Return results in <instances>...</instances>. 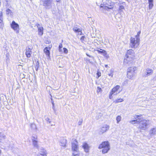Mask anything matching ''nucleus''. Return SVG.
I'll list each match as a JSON object with an SVG mask.
<instances>
[{"mask_svg": "<svg viewBox=\"0 0 156 156\" xmlns=\"http://www.w3.org/2000/svg\"><path fill=\"white\" fill-rule=\"evenodd\" d=\"M98 148L102 149V152L103 154L107 153L110 149L109 143L108 141L103 142L99 145Z\"/></svg>", "mask_w": 156, "mask_h": 156, "instance_id": "obj_1", "label": "nucleus"}, {"mask_svg": "<svg viewBox=\"0 0 156 156\" xmlns=\"http://www.w3.org/2000/svg\"><path fill=\"white\" fill-rule=\"evenodd\" d=\"M136 67H129L127 70V76L129 79L133 80L134 77L136 73Z\"/></svg>", "mask_w": 156, "mask_h": 156, "instance_id": "obj_2", "label": "nucleus"}, {"mask_svg": "<svg viewBox=\"0 0 156 156\" xmlns=\"http://www.w3.org/2000/svg\"><path fill=\"white\" fill-rule=\"evenodd\" d=\"M140 119V120L139 123V126L138 129L140 130V132H141L142 130H145L147 129L149 121L143 119Z\"/></svg>", "mask_w": 156, "mask_h": 156, "instance_id": "obj_3", "label": "nucleus"}, {"mask_svg": "<svg viewBox=\"0 0 156 156\" xmlns=\"http://www.w3.org/2000/svg\"><path fill=\"white\" fill-rule=\"evenodd\" d=\"M140 39L136 37H131L130 46L132 48H136L139 44Z\"/></svg>", "mask_w": 156, "mask_h": 156, "instance_id": "obj_4", "label": "nucleus"}, {"mask_svg": "<svg viewBox=\"0 0 156 156\" xmlns=\"http://www.w3.org/2000/svg\"><path fill=\"white\" fill-rule=\"evenodd\" d=\"M114 5V3L111 1H107L105 4H101L100 7L107 10L108 9H112Z\"/></svg>", "mask_w": 156, "mask_h": 156, "instance_id": "obj_5", "label": "nucleus"}, {"mask_svg": "<svg viewBox=\"0 0 156 156\" xmlns=\"http://www.w3.org/2000/svg\"><path fill=\"white\" fill-rule=\"evenodd\" d=\"M120 87L119 85H116L115 87H113L110 92L109 95V98L110 99H112V95H116L118 93H119L121 91H119L118 93H117V91L119 89Z\"/></svg>", "mask_w": 156, "mask_h": 156, "instance_id": "obj_6", "label": "nucleus"}, {"mask_svg": "<svg viewBox=\"0 0 156 156\" xmlns=\"http://www.w3.org/2000/svg\"><path fill=\"white\" fill-rule=\"evenodd\" d=\"M153 73V71L152 69L147 68L144 70L142 76L144 77H147L152 74Z\"/></svg>", "mask_w": 156, "mask_h": 156, "instance_id": "obj_7", "label": "nucleus"}, {"mask_svg": "<svg viewBox=\"0 0 156 156\" xmlns=\"http://www.w3.org/2000/svg\"><path fill=\"white\" fill-rule=\"evenodd\" d=\"M72 149L73 152H79L78 142L76 140H75L72 143Z\"/></svg>", "mask_w": 156, "mask_h": 156, "instance_id": "obj_8", "label": "nucleus"}, {"mask_svg": "<svg viewBox=\"0 0 156 156\" xmlns=\"http://www.w3.org/2000/svg\"><path fill=\"white\" fill-rule=\"evenodd\" d=\"M11 28L14 30L16 32L18 33L19 31V25L16 23L14 21H12L11 24Z\"/></svg>", "mask_w": 156, "mask_h": 156, "instance_id": "obj_9", "label": "nucleus"}, {"mask_svg": "<svg viewBox=\"0 0 156 156\" xmlns=\"http://www.w3.org/2000/svg\"><path fill=\"white\" fill-rule=\"evenodd\" d=\"M134 57L125 56L124 62L125 64H130L133 62Z\"/></svg>", "mask_w": 156, "mask_h": 156, "instance_id": "obj_10", "label": "nucleus"}, {"mask_svg": "<svg viewBox=\"0 0 156 156\" xmlns=\"http://www.w3.org/2000/svg\"><path fill=\"white\" fill-rule=\"evenodd\" d=\"M109 128V125L107 124L103 125L100 129V133L101 134H102L108 130Z\"/></svg>", "mask_w": 156, "mask_h": 156, "instance_id": "obj_11", "label": "nucleus"}, {"mask_svg": "<svg viewBox=\"0 0 156 156\" xmlns=\"http://www.w3.org/2000/svg\"><path fill=\"white\" fill-rule=\"evenodd\" d=\"M82 147L85 152L88 153L89 152L90 147L86 142H84L83 143Z\"/></svg>", "mask_w": 156, "mask_h": 156, "instance_id": "obj_12", "label": "nucleus"}, {"mask_svg": "<svg viewBox=\"0 0 156 156\" xmlns=\"http://www.w3.org/2000/svg\"><path fill=\"white\" fill-rule=\"evenodd\" d=\"M39 151V152L37 154V156H47L46 151L44 149L42 148Z\"/></svg>", "mask_w": 156, "mask_h": 156, "instance_id": "obj_13", "label": "nucleus"}, {"mask_svg": "<svg viewBox=\"0 0 156 156\" xmlns=\"http://www.w3.org/2000/svg\"><path fill=\"white\" fill-rule=\"evenodd\" d=\"M25 54L27 58H30L32 54L31 49L29 47L27 48L26 49Z\"/></svg>", "mask_w": 156, "mask_h": 156, "instance_id": "obj_14", "label": "nucleus"}, {"mask_svg": "<svg viewBox=\"0 0 156 156\" xmlns=\"http://www.w3.org/2000/svg\"><path fill=\"white\" fill-rule=\"evenodd\" d=\"M134 51L132 49H129L127 51L126 55L134 57Z\"/></svg>", "mask_w": 156, "mask_h": 156, "instance_id": "obj_15", "label": "nucleus"}, {"mask_svg": "<svg viewBox=\"0 0 156 156\" xmlns=\"http://www.w3.org/2000/svg\"><path fill=\"white\" fill-rule=\"evenodd\" d=\"M37 27L38 29L39 35L41 36L43 34V27H41V25L39 24H37Z\"/></svg>", "mask_w": 156, "mask_h": 156, "instance_id": "obj_16", "label": "nucleus"}, {"mask_svg": "<svg viewBox=\"0 0 156 156\" xmlns=\"http://www.w3.org/2000/svg\"><path fill=\"white\" fill-rule=\"evenodd\" d=\"M67 143V140L66 139L62 138L61 139L60 141V145L63 147H65Z\"/></svg>", "mask_w": 156, "mask_h": 156, "instance_id": "obj_17", "label": "nucleus"}, {"mask_svg": "<svg viewBox=\"0 0 156 156\" xmlns=\"http://www.w3.org/2000/svg\"><path fill=\"white\" fill-rule=\"evenodd\" d=\"M3 16L2 12H0V28H2L3 27Z\"/></svg>", "mask_w": 156, "mask_h": 156, "instance_id": "obj_18", "label": "nucleus"}, {"mask_svg": "<svg viewBox=\"0 0 156 156\" xmlns=\"http://www.w3.org/2000/svg\"><path fill=\"white\" fill-rule=\"evenodd\" d=\"M50 48L48 47H46L44 50V52L45 53L46 55L49 56L50 55V51L49 50Z\"/></svg>", "mask_w": 156, "mask_h": 156, "instance_id": "obj_19", "label": "nucleus"}, {"mask_svg": "<svg viewBox=\"0 0 156 156\" xmlns=\"http://www.w3.org/2000/svg\"><path fill=\"white\" fill-rule=\"evenodd\" d=\"M149 133L151 136H153L156 134V128H152L149 131Z\"/></svg>", "mask_w": 156, "mask_h": 156, "instance_id": "obj_20", "label": "nucleus"}, {"mask_svg": "<svg viewBox=\"0 0 156 156\" xmlns=\"http://www.w3.org/2000/svg\"><path fill=\"white\" fill-rule=\"evenodd\" d=\"M6 136L4 134L1 132H0V142L6 139Z\"/></svg>", "mask_w": 156, "mask_h": 156, "instance_id": "obj_21", "label": "nucleus"}, {"mask_svg": "<svg viewBox=\"0 0 156 156\" xmlns=\"http://www.w3.org/2000/svg\"><path fill=\"white\" fill-rule=\"evenodd\" d=\"M140 119H137V120H134L130 121V122L132 124L135 123H139L140 122Z\"/></svg>", "mask_w": 156, "mask_h": 156, "instance_id": "obj_22", "label": "nucleus"}, {"mask_svg": "<svg viewBox=\"0 0 156 156\" xmlns=\"http://www.w3.org/2000/svg\"><path fill=\"white\" fill-rule=\"evenodd\" d=\"M33 144L34 146L37 148L38 147V146L37 144V142L35 139H32Z\"/></svg>", "mask_w": 156, "mask_h": 156, "instance_id": "obj_23", "label": "nucleus"}, {"mask_svg": "<svg viewBox=\"0 0 156 156\" xmlns=\"http://www.w3.org/2000/svg\"><path fill=\"white\" fill-rule=\"evenodd\" d=\"M102 115V114L101 112H97L96 116V119L98 120L100 119Z\"/></svg>", "mask_w": 156, "mask_h": 156, "instance_id": "obj_24", "label": "nucleus"}, {"mask_svg": "<svg viewBox=\"0 0 156 156\" xmlns=\"http://www.w3.org/2000/svg\"><path fill=\"white\" fill-rule=\"evenodd\" d=\"M123 101V99L121 98H118L114 100L113 102L115 103H117L119 102H122Z\"/></svg>", "mask_w": 156, "mask_h": 156, "instance_id": "obj_25", "label": "nucleus"}, {"mask_svg": "<svg viewBox=\"0 0 156 156\" xmlns=\"http://www.w3.org/2000/svg\"><path fill=\"white\" fill-rule=\"evenodd\" d=\"M73 30L76 32H80L81 33H82L81 30L80 28H78L76 27H74L73 28Z\"/></svg>", "mask_w": 156, "mask_h": 156, "instance_id": "obj_26", "label": "nucleus"}, {"mask_svg": "<svg viewBox=\"0 0 156 156\" xmlns=\"http://www.w3.org/2000/svg\"><path fill=\"white\" fill-rule=\"evenodd\" d=\"M121 119H122V117L120 115L117 116L116 118L117 123H119V122L121 121Z\"/></svg>", "mask_w": 156, "mask_h": 156, "instance_id": "obj_27", "label": "nucleus"}, {"mask_svg": "<svg viewBox=\"0 0 156 156\" xmlns=\"http://www.w3.org/2000/svg\"><path fill=\"white\" fill-rule=\"evenodd\" d=\"M30 127L34 130L36 129V126L34 123H32L30 125Z\"/></svg>", "mask_w": 156, "mask_h": 156, "instance_id": "obj_28", "label": "nucleus"}, {"mask_svg": "<svg viewBox=\"0 0 156 156\" xmlns=\"http://www.w3.org/2000/svg\"><path fill=\"white\" fill-rule=\"evenodd\" d=\"M79 152H73L72 154L73 156H80Z\"/></svg>", "mask_w": 156, "mask_h": 156, "instance_id": "obj_29", "label": "nucleus"}, {"mask_svg": "<svg viewBox=\"0 0 156 156\" xmlns=\"http://www.w3.org/2000/svg\"><path fill=\"white\" fill-rule=\"evenodd\" d=\"M153 2H149V9H151L153 6Z\"/></svg>", "mask_w": 156, "mask_h": 156, "instance_id": "obj_30", "label": "nucleus"}, {"mask_svg": "<svg viewBox=\"0 0 156 156\" xmlns=\"http://www.w3.org/2000/svg\"><path fill=\"white\" fill-rule=\"evenodd\" d=\"M63 52L64 53H65L66 54H67L68 53V50L67 49H66V48H63Z\"/></svg>", "mask_w": 156, "mask_h": 156, "instance_id": "obj_31", "label": "nucleus"}, {"mask_svg": "<svg viewBox=\"0 0 156 156\" xmlns=\"http://www.w3.org/2000/svg\"><path fill=\"white\" fill-rule=\"evenodd\" d=\"M12 13L11 11L9 9H7L6 10V13L8 14H11V13Z\"/></svg>", "mask_w": 156, "mask_h": 156, "instance_id": "obj_32", "label": "nucleus"}, {"mask_svg": "<svg viewBox=\"0 0 156 156\" xmlns=\"http://www.w3.org/2000/svg\"><path fill=\"white\" fill-rule=\"evenodd\" d=\"M140 31L138 32H137V35H136L135 37H136L138 39H140L139 36H140Z\"/></svg>", "mask_w": 156, "mask_h": 156, "instance_id": "obj_33", "label": "nucleus"}, {"mask_svg": "<svg viewBox=\"0 0 156 156\" xmlns=\"http://www.w3.org/2000/svg\"><path fill=\"white\" fill-rule=\"evenodd\" d=\"M124 9V7L123 5H121L119 6V10H120V11H122V10Z\"/></svg>", "mask_w": 156, "mask_h": 156, "instance_id": "obj_34", "label": "nucleus"}, {"mask_svg": "<svg viewBox=\"0 0 156 156\" xmlns=\"http://www.w3.org/2000/svg\"><path fill=\"white\" fill-rule=\"evenodd\" d=\"M83 122V120L82 119H81L79 120V122H78V125H80L82 124Z\"/></svg>", "mask_w": 156, "mask_h": 156, "instance_id": "obj_35", "label": "nucleus"}, {"mask_svg": "<svg viewBox=\"0 0 156 156\" xmlns=\"http://www.w3.org/2000/svg\"><path fill=\"white\" fill-rule=\"evenodd\" d=\"M100 51H99V50H98L97 51H98L99 53H104V52H105V51H102V50L101 49H100Z\"/></svg>", "mask_w": 156, "mask_h": 156, "instance_id": "obj_36", "label": "nucleus"}, {"mask_svg": "<svg viewBox=\"0 0 156 156\" xmlns=\"http://www.w3.org/2000/svg\"><path fill=\"white\" fill-rule=\"evenodd\" d=\"M113 73V71H112V70H111L110 73L108 74V75L109 76H111V77H112L113 76V73Z\"/></svg>", "mask_w": 156, "mask_h": 156, "instance_id": "obj_37", "label": "nucleus"}, {"mask_svg": "<svg viewBox=\"0 0 156 156\" xmlns=\"http://www.w3.org/2000/svg\"><path fill=\"white\" fill-rule=\"evenodd\" d=\"M45 120L47 122H48L49 123L51 122L50 119L48 117L46 118L45 119Z\"/></svg>", "mask_w": 156, "mask_h": 156, "instance_id": "obj_38", "label": "nucleus"}, {"mask_svg": "<svg viewBox=\"0 0 156 156\" xmlns=\"http://www.w3.org/2000/svg\"><path fill=\"white\" fill-rule=\"evenodd\" d=\"M140 115H136V117H135V118L136 119V120H137V119H140L139 117H140Z\"/></svg>", "mask_w": 156, "mask_h": 156, "instance_id": "obj_39", "label": "nucleus"}, {"mask_svg": "<svg viewBox=\"0 0 156 156\" xmlns=\"http://www.w3.org/2000/svg\"><path fill=\"white\" fill-rule=\"evenodd\" d=\"M62 43H60L59 46V48H62Z\"/></svg>", "mask_w": 156, "mask_h": 156, "instance_id": "obj_40", "label": "nucleus"}, {"mask_svg": "<svg viewBox=\"0 0 156 156\" xmlns=\"http://www.w3.org/2000/svg\"><path fill=\"white\" fill-rule=\"evenodd\" d=\"M84 38H85V37L83 36H82L81 38V39H80V40H81V41H83L84 40Z\"/></svg>", "mask_w": 156, "mask_h": 156, "instance_id": "obj_41", "label": "nucleus"}, {"mask_svg": "<svg viewBox=\"0 0 156 156\" xmlns=\"http://www.w3.org/2000/svg\"><path fill=\"white\" fill-rule=\"evenodd\" d=\"M98 90H97V92H99L101 90V88H100L99 87H98Z\"/></svg>", "mask_w": 156, "mask_h": 156, "instance_id": "obj_42", "label": "nucleus"}, {"mask_svg": "<svg viewBox=\"0 0 156 156\" xmlns=\"http://www.w3.org/2000/svg\"><path fill=\"white\" fill-rule=\"evenodd\" d=\"M59 51L60 52H62V48H59Z\"/></svg>", "mask_w": 156, "mask_h": 156, "instance_id": "obj_43", "label": "nucleus"}, {"mask_svg": "<svg viewBox=\"0 0 156 156\" xmlns=\"http://www.w3.org/2000/svg\"><path fill=\"white\" fill-rule=\"evenodd\" d=\"M154 0H148L149 2H153Z\"/></svg>", "mask_w": 156, "mask_h": 156, "instance_id": "obj_44", "label": "nucleus"}, {"mask_svg": "<svg viewBox=\"0 0 156 156\" xmlns=\"http://www.w3.org/2000/svg\"><path fill=\"white\" fill-rule=\"evenodd\" d=\"M32 139H35L36 140L37 139V137H33Z\"/></svg>", "mask_w": 156, "mask_h": 156, "instance_id": "obj_45", "label": "nucleus"}, {"mask_svg": "<svg viewBox=\"0 0 156 156\" xmlns=\"http://www.w3.org/2000/svg\"><path fill=\"white\" fill-rule=\"evenodd\" d=\"M86 55H87V56H88L89 57H92V56H90V55H88L87 53H86Z\"/></svg>", "mask_w": 156, "mask_h": 156, "instance_id": "obj_46", "label": "nucleus"}, {"mask_svg": "<svg viewBox=\"0 0 156 156\" xmlns=\"http://www.w3.org/2000/svg\"><path fill=\"white\" fill-rule=\"evenodd\" d=\"M52 108L53 109V110L55 111V107H54V106H53V107H52Z\"/></svg>", "mask_w": 156, "mask_h": 156, "instance_id": "obj_47", "label": "nucleus"}, {"mask_svg": "<svg viewBox=\"0 0 156 156\" xmlns=\"http://www.w3.org/2000/svg\"><path fill=\"white\" fill-rule=\"evenodd\" d=\"M52 104L53 106H54V103L53 102H52Z\"/></svg>", "mask_w": 156, "mask_h": 156, "instance_id": "obj_48", "label": "nucleus"}, {"mask_svg": "<svg viewBox=\"0 0 156 156\" xmlns=\"http://www.w3.org/2000/svg\"><path fill=\"white\" fill-rule=\"evenodd\" d=\"M105 66L106 67H108V65H105Z\"/></svg>", "mask_w": 156, "mask_h": 156, "instance_id": "obj_49", "label": "nucleus"}, {"mask_svg": "<svg viewBox=\"0 0 156 156\" xmlns=\"http://www.w3.org/2000/svg\"><path fill=\"white\" fill-rule=\"evenodd\" d=\"M56 1L57 2H59V0H56Z\"/></svg>", "mask_w": 156, "mask_h": 156, "instance_id": "obj_50", "label": "nucleus"}, {"mask_svg": "<svg viewBox=\"0 0 156 156\" xmlns=\"http://www.w3.org/2000/svg\"><path fill=\"white\" fill-rule=\"evenodd\" d=\"M97 75H99V74L98 73H97Z\"/></svg>", "mask_w": 156, "mask_h": 156, "instance_id": "obj_51", "label": "nucleus"}, {"mask_svg": "<svg viewBox=\"0 0 156 156\" xmlns=\"http://www.w3.org/2000/svg\"><path fill=\"white\" fill-rule=\"evenodd\" d=\"M100 76V75H98V77H99Z\"/></svg>", "mask_w": 156, "mask_h": 156, "instance_id": "obj_52", "label": "nucleus"}]
</instances>
